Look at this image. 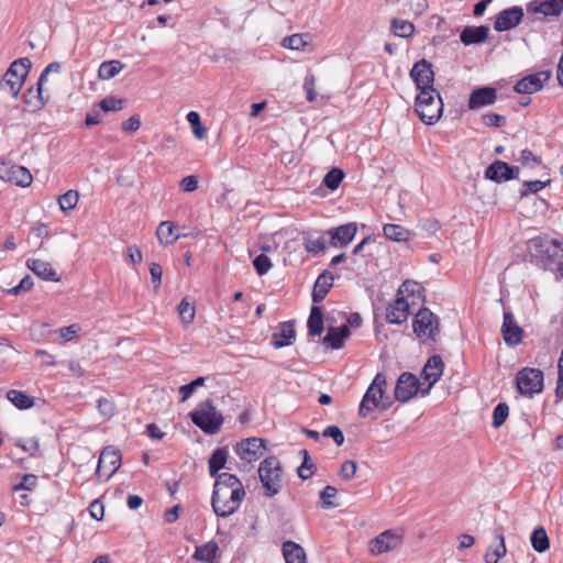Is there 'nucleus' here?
Segmentation results:
<instances>
[{"instance_id":"obj_8","label":"nucleus","mask_w":563,"mask_h":563,"mask_svg":"<svg viewBox=\"0 0 563 563\" xmlns=\"http://www.w3.org/2000/svg\"><path fill=\"white\" fill-rule=\"evenodd\" d=\"M32 63L27 57L14 60L0 81V90L16 97L24 85Z\"/></svg>"},{"instance_id":"obj_62","label":"nucleus","mask_w":563,"mask_h":563,"mask_svg":"<svg viewBox=\"0 0 563 563\" xmlns=\"http://www.w3.org/2000/svg\"><path fill=\"white\" fill-rule=\"evenodd\" d=\"M23 451L29 452L30 455L34 456L40 450V443L37 439H29L25 443L19 442L16 444Z\"/></svg>"},{"instance_id":"obj_47","label":"nucleus","mask_w":563,"mask_h":563,"mask_svg":"<svg viewBox=\"0 0 563 563\" xmlns=\"http://www.w3.org/2000/svg\"><path fill=\"white\" fill-rule=\"evenodd\" d=\"M336 493H338V490L335 487L330 486V485L325 486L320 492V499L322 501L321 507L324 509H330V508L336 507L338 505L332 501V499L335 498Z\"/></svg>"},{"instance_id":"obj_19","label":"nucleus","mask_w":563,"mask_h":563,"mask_svg":"<svg viewBox=\"0 0 563 563\" xmlns=\"http://www.w3.org/2000/svg\"><path fill=\"white\" fill-rule=\"evenodd\" d=\"M501 334L508 346L518 345L523 336V330L517 323L515 316L510 311L504 312V322L501 325Z\"/></svg>"},{"instance_id":"obj_46","label":"nucleus","mask_w":563,"mask_h":563,"mask_svg":"<svg viewBox=\"0 0 563 563\" xmlns=\"http://www.w3.org/2000/svg\"><path fill=\"white\" fill-rule=\"evenodd\" d=\"M509 415V407L505 402L498 404L493 411V426L499 428Z\"/></svg>"},{"instance_id":"obj_53","label":"nucleus","mask_w":563,"mask_h":563,"mask_svg":"<svg viewBox=\"0 0 563 563\" xmlns=\"http://www.w3.org/2000/svg\"><path fill=\"white\" fill-rule=\"evenodd\" d=\"M307 45L301 34H292L283 40V46L290 49H301Z\"/></svg>"},{"instance_id":"obj_17","label":"nucleus","mask_w":563,"mask_h":563,"mask_svg":"<svg viewBox=\"0 0 563 563\" xmlns=\"http://www.w3.org/2000/svg\"><path fill=\"white\" fill-rule=\"evenodd\" d=\"M550 77L551 73L548 70L528 75L517 81L515 85V91L525 95L534 93L543 87Z\"/></svg>"},{"instance_id":"obj_5","label":"nucleus","mask_w":563,"mask_h":563,"mask_svg":"<svg viewBox=\"0 0 563 563\" xmlns=\"http://www.w3.org/2000/svg\"><path fill=\"white\" fill-rule=\"evenodd\" d=\"M415 109L420 120L429 125L435 124L443 112V102L437 89L422 90L416 97Z\"/></svg>"},{"instance_id":"obj_13","label":"nucleus","mask_w":563,"mask_h":563,"mask_svg":"<svg viewBox=\"0 0 563 563\" xmlns=\"http://www.w3.org/2000/svg\"><path fill=\"white\" fill-rule=\"evenodd\" d=\"M121 465V455L119 451L107 446L100 454L96 476L109 481Z\"/></svg>"},{"instance_id":"obj_12","label":"nucleus","mask_w":563,"mask_h":563,"mask_svg":"<svg viewBox=\"0 0 563 563\" xmlns=\"http://www.w3.org/2000/svg\"><path fill=\"white\" fill-rule=\"evenodd\" d=\"M421 389H424L423 383H420L416 375L405 372L397 379L395 398L398 401L406 402L412 399Z\"/></svg>"},{"instance_id":"obj_48","label":"nucleus","mask_w":563,"mask_h":563,"mask_svg":"<svg viewBox=\"0 0 563 563\" xmlns=\"http://www.w3.org/2000/svg\"><path fill=\"white\" fill-rule=\"evenodd\" d=\"M518 161L528 168H536L542 165L539 156L534 155L530 150H522Z\"/></svg>"},{"instance_id":"obj_11","label":"nucleus","mask_w":563,"mask_h":563,"mask_svg":"<svg viewBox=\"0 0 563 563\" xmlns=\"http://www.w3.org/2000/svg\"><path fill=\"white\" fill-rule=\"evenodd\" d=\"M543 373L538 368L526 367L517 374V387L522 395H533L542 391Z\"/></svg>"},{"instance_id":"obj_7","label":"nucleus","mask_w":563,"mask_h":563,"mask_svg":"<svg viewBox=\"0 0 563 563\" xmlns=\"http://www.w3.org/2000/svg\"><path fill=\"white\" fill-rule=\"evenodd\" d=\"M191 421L206 434H216L223 423L222 415L217 410L211 400L201 402L196 410L189 413Z\"/></svg>"},{"instance_id":"obj_22","label":"nucleus","mask_w":563,"mask_h":563,"mask_svg":"<svg viewBox=\"0 0 563 563\" xmlns=\"http://www.w3.org/2000/svg\"><path fill=\"white\" fill-rule=\"evenodd\" d=\"M26 266L30 271H32L37 277L47 282H59L60 278L57 272L52 267L48 262L37 260V258H29L26 261Z\"/></svg>"},{"instance_id":"obj_2","label":"nucleus","mask_w":563,"mask_h":563,"mask_svg":"<svg viewBox=\"0 0 563 563\" xmlns=\"http://www.w3.org/2000/svg\"><path fill=\"white\" fill-rule=\"evenodd\" d=\"M421 298L419 285L415 282H405L397 292L396 299L386 308V319L390 323L401 324L410 314V307L416 305L415 299Z\"/></svg>"},{"instance_id":"obj_35","label":"nucleus","mask_w":563,"mask_h":563,"mask_svg":"<svg viewBox=\"0 0 563 563\" xmlns=\"http://www.w3.org/2000/svg\"><path fill=\"white\" fill-rule=\"evenodd\" d=\"M305 250L312 255L322 253L327 247V240L323 235L314 236L313 234H306L303 236Z\"/></svg>"},{"instance_id":"obj_14","label":"nucleus","mask_w":563,"mask_h":563,"mask_svg":"<svg viewBox=\"0 0 563 563\" xmlns=\"http://www.w3.org/2000/svg\"><path fill=\"white\" fill-rule=\"evenodd\" d=\"M443 368L444 364L441 356L432 355L431 357L428 358L421 372V378L423 380V384L427 383V387L424 389H421V394L423 396L429 394L431 388L441 378Z\"/></svg>"},{"instance_id":"obj_29","label":"nucleus","mask_w":563,"mask_h":563,"mask_svg":"<svg viewBox=\"0 0 563 563\" xmlns=\"http://www.w3.org/2000/svg\"><path fill=\"white\" fill-rule=\"evenodd\" d=\"M333 276L330 273H322L314 283L312 300L314 303L321 302L332 287Z\"/></svg>"},{"instance_id":"obj_16","label":"nucleus","mask_w":563,"mask_h":563,"mask_svg":"<svg viewBox=\"0 0 563 563\" xmlns=\"http://www.w3.org/2000/svg\"><path fill=\"white\" fill-rule=\"evenodd\" d=\"M60 69H62V65L58 62H53V63L48 64L38 77V80L36 84V86H37L36 95L34 96L35 102L32 101V98H33V89L32 88L27 89V91L24 93V101L26 103L33 104L37 109L43 108L45 104V100L43 98V85L47 79V75L49 73L58 74V73H60Z\"/></svg>"},{"instance_id":"obj_41","label":"nucleus","mask_w":563,"mask_h":563,"mask_svg":"<svg viewBox=\"0 0 563 563\" xmlns=\"http://www.w3.org/2000/svg\"><path fill=\"white\" fill-rule=\"evenodd\" d=\"M391 30L396 36L409 37L415 32V26L407 20L395 19L391 22Z\"/></svg>"},{"instance_id":"obj_1","label":"nucleus","mask_w":563,"mask_h":563,"mask_svg":"<svg viewBox=\"0 0 563 563\" xmlns=\"http://www.w3.org/2000/svg\"><path fill=\"white\" fill-rule=\"evenodd\" d=\"M245 497V489L238 476L230 473H221L216 477L211 506L214 514L227 518L240 508Z\"/></svg>"},{"instance_id":"obj_25","label":"nucleus","mask_w":563,"mask_h":563,"mask_svg":"<svg viewBox=\"0 0 563 563\" xmlns=\"http://www.w3.org/2000/svg\"><path fill=\"white\" fill-rule=\"evenodd\" d=\"M295 336V322L287 321L282 323L279 331L273 334L272 344L275 349L285 347L292 344Z\"/></svg>"},{"instance_id":"obj_61","label":"nucleus","mask_w":563,"mask_h":563,"mask_svg":"<svg viewBox=\"0 0 563 563\" xmlns=\"http://www.w3.org/2000/svg\"><path fill=\"white\" fill-rule=\"evenodd\" d=\"M482 120L486 126H499L505 121V118L497 113H486L482 117Z\"/></svg>"},{"instance_id":"obj_45","label":"nucleus","mask_w":563,"mask_h":563,"mask_svg":"<svg viewBox=\"0 0 563 563\" xmlns=\"http://www.w3.org/2000/svg\"><path fill=\"white\" fill-rule=\"evenodd\" d=\"M344 173L340 168H332L323 178V184L331 190L336 189L343 180Z\"/></svg>"},{"instance_id":"obj_49","label":"nucleus","mask_w":563,"mask_h":563,"mask_svg":"<svg viewBox=\"0 0 563 563\" xmlns=\"http://www.w3.org/2000/svg\"><path fill=\"white\" fill-rule=\"evenodd\" d=\"M206 378L200 376L190 382L189 384L183 385L179 388V393L181 394V401L187 400L191 395L195 393V390L203 386Z\"/></svg>"},{"instance_id":"obj_21","label":"nucleus","mask_w":563,"mask_h":563,"mask_svg":"<svg viewBox=\"0 0 563 563\" xmlns=\"http://www.w3.org/2000/svg\"><path fill=\"white\" fill-rule=\"evenodd\" d=\"M518 174V166H510L503 161H496L487 167L485 177L490 180L501 181L517 178Z\"/></svg>"},{"instance_id":"obj_6","label":"nucleus","mask_w":563,"mask_h":563,"mask_svg":"<svg viewBox=\"0 0 563 563\" xmlns=\"http://www.w3.org/2000/svg\"><path fill=\"white\" fill-rule=\"evenodd\" d=\"M257 472L264 494L268 497L277 495L283 484V468L279 460L276 456L264 459L260 463Z\"/></svg>"},{"instance_id":"obj_58","label":"nucleus","mask_w":563,"mask_h":563,"mask_svg":"<svg viewBox=\"0 0 563 563\" xmlns=\"http://www.w3.org/2000/svg\"><path fill=\"white\" fill-rule=\"evenodd\" d=\"M551 183L550 179L542 181V180H530L526 181L523 186L526 187V190L522 192V195L529 194H537L544 187H547Z\"/></svg>"},{"instance_id":"obj_24","label":"nucleus","mask_w":563,"mask_h":563,"mask_svg":"<svg viewBox=\"0 0 563 563\" xmlns=\"http://www.w3.org/2000/svg\"><path fill=\"white\" fill-rule=\"evenodd\" d=\"M350 329L346 324L339 328L330 327L328 333L322 339V344L327 347L338 350L343 346L344 340L349 336Z\"/></svg>"},{"instance_id":"obj_10","label":"nucleus","mask_w":563,"mask_h":563,"mask_svg":"<svg viewBox=\"0 0 563 563\" xmlns=\"http://www.w3.org/2000/svg\"><path fill=\"white\" fill-rule=\"evenodd\" d=\"M404 542V530L389 529L371 540L369 552L372 555H380L398 549Z\"/></svg>"},{"instance_id":"obj_15","label":"nucleus","mask_w":563,"mask_h":563,"mask_svg":"<svg viewBox=\"0 0 563 563\" xmlns=\"http://www.w3.org/2000/svg\"><path fill=\"white\" fill-rule=\"evenodd\" d=\"M410 77L415 81L419 91L435 89L433 87L434 73L432 70V65L426 59H420L413 65L410 70Z\"/></svg>"},{"instance_id":"obj_34","label":"nucleus","mask_w":563,"mask_h":563,"mask_svg":"<svg viewBox=\"0 0 563 563\" xmlns=\"http://www.w3.org/2000/svg\"><path fill=\"white\" fill-rule=\"evenodd\" d=\"M7 398L20 410L30 409L34 406V398L21 390H9Z\"/></svg>"},{"instance_id":"obj_18","label":"nucleus","mask_w":563,"mask_h":563,"mask_svg":"<svg viewBox=\"0 0 563 563\" xmlns=\"http://www.w3.org/2000/svg\"><path fill=\"white\" fill-rule=\"evenodd\" d=\"M357 232L356 223H346L332 228L325 232L330 238V244L333 247H344L349 245L355 238Z\"/></svg>"},{"instance_id":"obj_28","label":"nucleus","mask_w":563,"mask_h":563,"mask_svg":"<svg viewBox=\"0 0 563 563\" xmlns=\"http://www.w3.org/2000/svg\"><path fill=\"white\" fill-rule=\"evenodd\" d=\"M283 555L286 563H307V556L303 548L292 541H286L283 543Z\"/></svg>"},{"instance_id":"obj_43","label":"nucleus","mask_w":563,"mask_h":563,"mask_svg":"<svg viewBox=\"0 0 563 563\" xmlns=\"http://www.w3.org/2000/svg\"><path fill=\"white\" fill-rule=\"evenodd\" d=\"M187 121L192 128V133L198 140H203L207 135V129L201 124L200 115L196 111L187 114Z\"/></svg>"},{"instance_id":"obj_63","label":"nucleus","mask_w":563,"mask_h":563,"mask_svg":"<svg viewBox=\"0 0 563 563\" xmlns=\"http://www.w3.org/2000/svg\"><path fill=\"white\" fill-rule=\"evenodd\" d=\"M180 186H181V189L185 191V192H192L197 189L198 187V180H197V177L196 176H186L181 179V183H180Z\"/></svg>"},{"instance_id":"obj_37","label":"nucleus","mask_w":563,"mask_h":563,"mask_svg":"<svg viewBox=\"0 0 563 563\" xmlns=\"http://www.w3.org/2000/svg\"><path fill=\"white\" fill-rule=\"evenodd\" d=\"M123 69L120 60L103 62L98 70V76L102 80H109L115 77Z\"/></svg>"},{"instance_id":"obj_57","label":"nucleus","mask_w":563,"mask_h":563,"mask_svg":"<svg viewBox=\"0 0 563 563\" xmlns=\"http://www.w3.org/2000/svg\"><path fill=\"white\" fill-rule=\"evenodd\" d=\"M33 279L30 276H25L21 279L19 285L8 290V294L18 296L21 292L30 291L33 288Z\"/></svg>"},{"instance_id":"obj_32","label":"nucleus","mask_w":563,"mask_h":563,"mask_svg":"<svg viewBox=\"0 0 563 563\" xmlns=\"http://www.w3.org/2000/svg\"><path fill=\"white\" fill-rule=\"evenodd\" d=\"M308 330L311 336L320 335L323 332V313L320 307L312 306L308 318Z\"/></svg>"},{"instance_id":"obj_60","label":"nucleus","mask_w":563,"mask_h":563,"mask_svg":"<svg viewBox=\"0 0 563 563\" xmlns=\"http://www.w3.org/2000/svg\"><path fill=\"white\" fill-rule=\"evenodd\" d=\"M151 282L155 289L162 284L163 268L157 263H152L150 266Z\"/></svg>"},{"instance_id":"obj_20","label":"nucleus","mask_w":563,"mask_h":563,"mask_svg":"<svg viewBox=\"0 0 563 563\" xmlns=\"http://www.w3.org/2000/svg\"><path fill=\"white\" fill-rule=\"evenodd\" d=\"M523 18V10L520 7H512L503 10L495 20L494 29L504 32L516 27Z\"/></svg>"},{"instance_id":"obj_26","label":"nucleus","mask_w":563,"mask_h":563,"mask_svg":"<svg viewBox=\"0 0 563 563\" xmlns=\"http://www.w3.org/2000/svg\"><path fill=\"white\" fill-rule=\"evenodd\" d=\"M489 27L486 25L466 26L460 34V40L464 45L479 44L488 37Z\"/></svg>"},{"instance_id":"obj_54","label":"nucleus","mask_w":563,"mask_h":563,"mask_svg":"<svg viewBox=\"0 0 563 563\" xmlns=\"http://www.w3.org/2000/svg\"><path fill=\"white\" fill-rule=\"evenodd\" d=\"M316 77L312 74H308L303 80V89L306 91V98L309 102H313L317 99L316 93Z\"/></svg>"},{"instance_id":"obj_51","label":"nucleus","mask_w":563,"mask_h":563,"mask_svg":"<svg viewBox=\"0 0 563 563\" xmlns=\"http://www.w3.org/2000/svg\"><path fill=\"white\" fill-rule=\"evenodd\" d=\"M123 104H124L123 99H117L114 97H107V98L102 99L98 106L101 108L102 111L109 112V111L121 110L123 108Z\"/></svg>"},{"instance_id":"obj_50","label":"nucleus","mask_w":563,"mask_h":563,"mask_svg":"<svg viewBox=\"0 0 563 563\" xmlns=\"http://www.w3.org/2000/svg\"><path fill=\"white\" fill-rule=\"evenodd\" d=\"M21 482L14 485L13 490H33L37 486V476L34 474H24L21 476Z\"/></svg>"},{"instance_id":"obj_44","label":"nucleus","mask_w":563,"mask_h":563,"mask_svg":"<svg viewBox=\"0 0 563 563\" xmlns=\"http://www.w3.org/2000/svg\"><path fill=\"white\" fill-rule=\"evenodd\" d=\"M300 454L303 456L301 465L298 467V476L302 479H308L313 475L314 465L310 460V455L307 450H301Z\"/></svg>"},{"instance_id":"obj_30","label":"nucleus","mask_w":563,"mask_h":563,"mask_svg":"<svg viewBox=\"0 0 563 563\" xmlns=\"http://www.w3.org/2000/svg\"><path fill=\"white\" fill-rule=\"evenodd\" d=\"M219 552V545L214 540H211L202 545L196 548L192 558L202 563H213Z\"/></svg>"},{"instance_id":"obj_55","label":"nucleus","mask_w":563,"mask_h":563,"mask_svg":"<svg viewBox=\"0 0 563 563\" xmlns=\"http://www.w3.org/2000/svg\"><path fill=\"white\" fill-rule=\"evenodd\" d=\"M97 407L100 415L104 418H111L114 415L115 406L113 401L108 398H100Z\"/></svg>"},{"instance_id":"obj_31","label":"nucleus","mask_w":563,"mask_h":563,"mask_svg":"<svg viewBox=\"0 0 563 563\" xmlns=\"http://www.w3.org/2000/svg\"><path fill=\"white\" fill-rule=\"evenodd\" d=\"M384 235L395 242H407L411 239L412 232L399 225L387 223L383 227Z\"/></svg>"},{"instance_id":"obj_40","label":"nucleus","mask_w":563,"mask_h":563,"mask_svg":"<svg viewBox=\"0 0 563 563\" xmlns=\"http://www.w3.org/2000/svg\"><path fill=\"white\" fill-rule=\"evenodd\" d=\"M177 311H178L181 323H184L185 325H189L194 322L195 316H196V310H195L194 305L190 301H188L187 298H184L179 302V305L177 307Z\"/></svg>"},{"instance_id":"obj_56","label":"nucleus","mask_w":563,"mask_h":563,"mask_svg":"<svg viewBox=\"0 0 563 563\" xmlns=\"http://www.w3.org/2000/svg\"><path fill=\"white\" fill-rule=\"evenodd\" d=\"M323 437L333 439L336 445H342L344 442V434L336 426H329L323 430Z\"/></svg>"},{"instance_id":"obj_33","label":"nucleus","mask_w":563,"mask_h":563,"mask_svg":"<svg viewBox=\"0 0 563 563\" xmlns=\"http://www.w3.org/2000/svg\"><path fill=\"white\" fill-rule=\"evenodd\" d=\"M228 459V451L224 448H219L213 451L209 459V474L212 477H217L218 472L224 467Z\"/></svg>"},{"instance_id":"obj_64","label":"nucleus","mask_w":563,"mask_h":563,"mask_svg":"<svg viewBox=\"0 0 563 563\" xmlns=\"http://www.w3.org/2000/svg\"><path fill=\"white\" fill-rule=\"evenodd\" d=\"M559 379L555 388L556 397L563 398V349L559 358Z\"/></svg>"},{"instance_id":"obj_3","label":"nucleus","mask_w":563,"mask_h":563,"mask_svg":"<svg viewBox=\"0 0 563 563\" xmlns=\"http://www.w3.org/2000/svg\"><path fill=\"white\" fill-rule=\"evenodd\" d=\"M386 387V376L382 373H378L363 396L358 408V415L361 417L365 418L368 413L376 409L386 411L391 407V398L385 395Z\"/></svg>"},{"instance_id":"obj_27","label":"nucleus","mask_w":563,"mask_h":563,"mask_svg":"<svg viewBox=\"0 0 563 563\" xmlns=\"http://www.w3.org/2000/svg\"><path fill=\"white\" fill-rule=\"evenodd\" d=\"M563 9V0H540L529 4V11L543 15H559Z\"/></svg>"},{"instance_id":"obj_9","label":"nucleus","mask_w":563,"mask_h":563,"mask_svg":"<svg viewBox=\"0 0 563 563\" xmlns=\"http://www.w3.org/2000/svg\"><path fill=\"white\" fill-rule=\"evenodd\" d=\"M413 332L420 339L435 341L440 332L439 318L429 309H420L415 316Z\"/></svg>"},{"instance_id":"obj_59","label":"nucleus","mask_w":563,"mask_h":563,"mask_svg":"<svg viewBox=\"0 0 563 563\" xmlns=\"http://www.w3.org/2000/svg\"><path fill=\"white\" fill-rule=\"evenodd\" d=\"M356 463L354 461H345L341 465L340 475L343 479L350 481L356 473Z\"/></svg>"},{"instance_id":"obj_42","label":"nucleus","mask_w":563,"mask_h":563,"mask_svg":"<svg viewBox=\"0 0 563 563\" xmlns=\"http://www.w3.org/2000/svg\"><path fill=\"white\" fill-rule=\"evenodd\" d=\"M79 195L76 190H68L58 199L59 208L63 212L67 213L73 210L78 203Z\"/></svg>"},{"instance_id":"obj_36","label":"nucleus","mask_w":563,"mask_h":563,"mask_svg":"<svg viewBox=\"0 0 563 563\" xmlns=\"http://www.w3.org/2000/svg\"><path fill=\"white\" fill-rule=\"evenodd\" d=\"M174 224L170 221H163L159 223L156 235L162 244L170 245L178 240V235L174 236Z\"/></svg>"},{"instance_id":"obj_52","label":"nucleus","mask_w":563,"mask_h":563,"mask_svg":"<svg viewBox=\"0 0 563 563\" xmlns=\"http://www.w3.org/2000/svg\"><path fill=\"white\" fill-rule=\"evenodd\" d=\"M253 265L257 274L262 276L271 269L272 262L265 254H260L254 258Z\"/></svg>"},{"instance_id":"obj_4","label":"nucleus","mask_w":563,"mask_h":563,"mask_svg":"<svg viewBox=\"0 0 563 563\" xmlns=\"http://www.w3.org/2000/svg\"><path fill=\"white\" fill-rule=\"evenodd\" d=\"M267 451V442L262 438H247L234 445V452L239 457L238 468L241 472H250Z\"/></svg>"},{"instance_id":"obj_23","label":"nucleus","mask_w":563,"mask_h":563,"mask_svg":"<svg viewBox=\"0 0 563 563\" xmlns=\"http://www.w3.org/2000/svg\"><path fill=\"white\" fill-rule=\"evenodd\" d=\"M497 100L496 89L492 87H483L475 89L468 100L471 110L493 104Z\"/></svg>"},{"instance_id":"obj_39","label":"nucleus","mask_w":563,"mask_h":563,"mask_svg":"<svg viewBox=\"0 0 563 563\" xmlns=\"http://www.w3.org/2000/svg\"><path fill=\"white\" fill-rule=\"evenodd\" d=\"M530 541H531L532 548L537 552H540V553L547 551L550 547L549 537H548L544 528H542V527L536 529L532 532V534L530 537Z\"/></svg>"},{"instance_id":"obj_38","label":"nucleus","mask_w":563,"mask_h":563,"mask_svg":"<svg viewBox=\"0 0 563 563\" xmlns=\"http://www.w3.org/2000/svg\"><path fill=\"white\" fill-rule=\"evenodd\" d=\"M11 180L10 183L15 184L16 186L27 187L32 183V175L30 170L23 166L15 165L13 170H11Z\"/></svg>"}]
</instances>
